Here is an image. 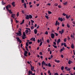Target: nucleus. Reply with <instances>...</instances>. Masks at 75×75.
Masks as SVG:
<instances>
[{
  "label": "nucleus",
  "instance_id": "obj_1",
  "mask_svg": "<svg viewBox=\"0 0 75 75\" xmlns=\"http://www.w3.org/2000/svg\"><path fill=\"white\" fill-rule=\"evenodd\" d=\"M20 30H18V31L19 32H18L17 33H16V34H17V35H18L19 36H21V35H22V34H21V29L20 28L19 29Z\"/></svg>",
  "mask_w": 75,
  "mask_h": 75
},
{
  "label": "nucleus",
  "instance_id": "obj_2",
  "mask_svg": "<svg viewBox=\"0 0 75 75\" xmlns=\"http://www.w3.org/2000/svg\"><path fill=\"white\" fill-rule=\"evenodd\" d=\"M42 65H45V66H47V64H46V63L44 62V61H43L42 63Z\"/></svg>",
  "mask_w": 75,
  "mask_h": 75
},
{
  "label": "nucleus",
  "instance_id": "obj_3",
  "mask_svg": "<svg viewBox=\"0 0 75 75\" xmlns=\"http://www.w3.org/2000/svg\"><path fill=\"white\" fill-rule=\"evenodd\" d=\"M28 54V52H27V51L25 50L24 53V55L25 56V57H27V54Z\"/></svg>",
  "mask_w": 75,
  "mask_h": 75
},
{
  "label": "nucleus",
  "instance_id": "obj_4",
  "mask_svg": "<svg viewBox=\"0 0 75 75\" xmlns=\"http://www.w3.org/2000/svg\"><path fill=\"white\" fill-rule=\"evenodd\" d=\"M18 42H19L20 43H21V40L20 39V38L18 37H16V38Z\"/></svg>",
  "mask_w": 75,
  "mask_h": 75
},
{
  "label": "nucleus",
  "instance_id": "obj_5",
  "mask_svg": "<svg viewBox=\"0 0 75 75\" xmlns=\"http://www.w3.org/2000/svg\"><path fill=\"white\" fill-rule=\"evenodd\" d=\"M51 38H52L53 39V38H54L55 35H54L53 33H51Z\"/></svg>",
  "mask_w": 75,
  "mask_h": 75
},
{
  "label": "nucleus",
  "instance_id": "obj_6",
  "mask_svg": "<svg viewBox=\"0 0 75 75\" xmlns=\"http://www.w3.org/2000/svg\"><path fill=\"white\" fill-rule=\"evenodd\" d=\"M64 29H62L61 31H59L60 34H62V33H64Z\"/></svg>",
  "mask_w": 75,
  "mask_h": 75
},
{
  "label": "nucleus",
  "instance_id": "obj_7",
  "mask_svg": "<svg viewBox=\"0 0 75 75\" xmlns=\"http://www.w3.org/2000/svg\"><path fill=\"white\" fill-rule=\"evenodd\" d=\"M15 16H16V14H12L11 16V17H12L13 18H14Z\"/></svg>",
  "mask_w": 75,
  "mask_h": 75
},
{
  "label": "nucleus",
  "instance_id": "obj_8",
  "mask_svg": "<svg viewBox=\"0 0 75 75\" xmlns=\"http://www.w3.org/2000/svg\"><path fill=\"white\" fill-rule=\"evenodd\" d=\"M58 20L59 21H61L62 22V21H63V19L62 18L59 17L58 18Z\"/></svg>",
  "mask_w": 75,
  "mask_h": 75
},
{
  "label": "nucleus",
  "instance_id": "obj_9",
  "mask_svg": "<svg viewBox=\"0 0 75 75\" xmlns=\"http://www.w3.org/2000/svg\"><path fill=\"white\" fill-rule=\"evenodd\" d=\"M31 68V71H35V70H34V66H33L32 68V67Z\"/></svg>",
  "mask_w": 75,
  "mask_h": 75
},
{
  "label": "nucleus",
  "instance_id": "obj_10",
  "mask_svg": "<svg viewBox=\"0 0 75 75\" xmlns=\"http://www.w3.org/2000/svg\"><path fill=\"white\" fill-rule=\"evenodd\" d=\"M71 16V15H69L68 16L67 15H66V18H67V19H68L69 17H70V16Z\"/></svg>",
  "mask_w": 75,
  "mask_h": 75
},
{
  "label": "nucleus",
  "instance_id": "obj_11",
  "mask_svg": "<svg viewBox=\"0 0 75 75\" xmlns=\"http://www.w3.org/2000/svg\"><path fill=\"white\" fill-rule=\"evenodd\" d=\"M28 74H31V75L33 74V72H32V71H31V70H30L29 71Z\"/></svg>",
  "mask_w": 75,
  "mask_h": 75
},
{
  "label": "nucleus",
  "instance_id": "obj_12",
  "mask_svg": "<svg viewBox=\"0 0 75 75\" xmlns=\"http://www.w3.org/2000/svg\"><path fill=\"white\" fill-rule=\"evenodd\" d=\"M26 18L27 20H28L29 18V16H28V15H27L26 16Z\"/></svg>",
  "mask_w": 75,
  "mask_h": 75
},
{
  "label": "nucleus",
  "instance_id": "obj_13",
  "mask_svg": "<svg viewBox=\"0 0 75 75\" xmlns=\"http://www.w3.org/2000/svg\"><path fill=\"white\" fill-rule=\"evenodd\" d=\"M55 62H58V63H59V62H60V61L59 60H57V59H55L54 60Z\"/></svg>",
  "mask_w": 75,
  "mask_h": 75
},
{
  "label": "nucleus",
  "instance_id": "obj_14",
  "mask_svg": "<svg viewBox=\"0 0 75 75\" xmlns=\"http://www.w3.org/2000/svg\"><path fill=\"white\" fill-rule=\"evenodd\" d=\"M9 11V13L10 14H13V12L11 11V10H9L8 11Z\"/></svg>",
  "mask_w": 75,
  "mask_h": 75
},
{
  "label": "nucleus",
  "instance_id": "obj_15",
  "mask_svg": "<svg viewBox=\"0 0 75 75\" xmlns=\"http://www.w3.org/2000/svg\"><path fill=\"white\" fill-rule=\"evenodd\" d=\"M15 2H13L12 3V6H13V7H15Z\"/></svg>",
  "mask_w": 75,
  "mask_h": 75
},
{
  "label": "nucleus",
  "instance_id": "obj_16",
  "mask_svg": "<svg viewBox=\"0 0 75 75\" xmlns=\"http://www.w3.org/2000/svg\"><path fill=\"white\" fill-rule=\"evenodd\" d=\"M34 33H35V34H36L37 33V30H36V29H35L34 30Z\"/></svg>",
  "mask_w": 75,
  "mask_h": 75
},
{
  "label": "nucleus",
  "instance_id": "obj_17",
  "mask_svg": "<svg viewBox=\"0 0 75 75\" xmlns=\"http://www.w3.org/2000/svg\"><path fill=\"white\" fill-rule=\"evenodd\" d=\"M23 23H24V20H23L22 22L20 23V24H21V25H22Z\"/></svg>",
  "mask_w": 75,
  "mask_h": 75
},
{
  "label": "nucleus",
  "instance_id": "obj_18",
  "mask_svg": "<svg viewBox=\"0 0 75 75\" xmlns=\"http://www.w3.org/2000/svg\"><path fill=\"white\" fill-rule=\"evenodd\" d=\"M29 18H30V19L32 18H33V16H32L31 15H29Z\"/></svg>",
  "mask_w": 75,
  "mask_h": 75
},
{
  "label": "nucleus",
  "instance_id": "obj_19",
  "mask_svg": "<svg viewBox=\"0 0 75 75\" xmlns=\"http://www.w3.org/2000/svg\"><path fill=\"white\" fill-rule=\"evenodd\" d=\"M29 32V31H28V30H26L25 31V33L26 34H27V33H28Z\"/></svg>",
  "mask_w": 75,
  "mask_h": 75
},
{
  "label": "nucleus",
  "instance_id": "obj_20",
  "mask_svg": "<svg viewBox=\"0 0 75 75\" xmlns=\"http://www.w3.org/2000/svg\"><path fill=\"white\" fill-rule=\"evenodd\" d=\"M60 41H61V40H60V39H59L57 40V42H59V43Z\"/></svg>",
  "mask_w": 75,
  "mask_h": 75
},
{
  "label": "nucleus",
  "instance_id": "obj_21",
  "mask_svg": "<svg viewBox=\"0 0 75 75\" xmlns=\"http://www.w3.org/2000/svg\"><path fill=\"white\" fill-rule=\"evenodd\" d=\"M6 9L8 11V10H9V9H8V6H6Z\"/></svg>",
  "mask_w": 75,
  "mask_h": 75
},
{
  "label": "nucleus",
  "instance_id": "obj_22",
  "mask_svg": "<svg viewBox=\"0 0 75 75\" xmlns=\"http://www.w3.org/2000/svg\"><path fill=\"white\" fill-rule=\"evenodd\" d=\"M68 3V2H65L64 3H63V4L64 5V6H66L67 4V3Z\"/></svg>",
  "mask_w": 75,
  "mask_h": 75
},
{
  "label": "nucleus",
  "instance_id": "obj_23",
  "mask_svg": "<svg viewBox=\"0 0 75 75\" xmlns=\"http://www.w3.org/2000/svg\"><path fill=\"white\" fill-rule=\"evenodd\" d=\"M23 35L24 37H25V36H26V35H25V32H24L23 33Z\"/></svg>",
  "mask_w": 75,
  "mask_h": 75
},
{
  "label": "nucleus",
  "instance_id": "obj_24",
  "mask_svg": "<svg viewBox=\"0 0 75 75\" xmlns=\"http://www.w3.org/2000/svg\"><path fill=\"white\" fill-rule=\"evenodd\" d=\"M25 8H26L27 6H26V4L24 3V4L23 5V6H24Z\"/></svg>",
  "mask_w": 75,
  "mask_h": 75
},
{
  "label": "nucleus",
  "instance_id": "obj_25",
  "mask_svg": "<svg viewBox=\"0 0 75 75\" xmlns=\"http://www.w3.org/2000/svg\"><path fill=\"white\" fill-rule=\"evenodd\" d=\"M64 66L62 67H61V70H62V71H63V70H64Z\"/></svg>",
  "mask_w": 75,
  "mask_h": 75
},
{
  "label": "nucleus",
  "instance_id": "obj_26",
  "mask_svg": "<svg viewBox=\"0 0 75 75\" xmlns=\"http://www.w3.org/2000/svg\"><path fill=\"white\" fill-rule=\"evenodd\" d=\"M67 27H68V28H70V25L68 24L67 23Z\"/></svg>",
  "mask_w": 75,
  "mask_h": 75
},
{
  "label": "nucleus",
  "instance_id": "obj_27",
  "mask_svg": "<svg viewBox=\"0 0 75 75\" xmlns=\"http://www.w3.org/2000/svg\"><path fill=\"white\" fill-rule=\"evenodd\" d=\"M71 40V38H69V37L68 36L67 37V40L68 41H69Z\"/></svg>",
  "mask_w": 75,
  "mask_h": 75
},
{
  "label": "nucleus",
  "instance_id": "obj_28",
  "mask_svg": "<svg viewBox=\"0 0 75 75\" xmlns=\"http://www.w3.org/2000/svg\"><path fill=\"white\" fill-rule=\"evenodd\" d=\"M52 46H53V47H54V48H57V47L56 46H55L54 45H52Z\"/></svg>",
  "mask_w": 75,
  "mask_h": 75
},
{
  "label": "nucleus",
  "instance_id": "obj_29",
  "mask_svg": "<svg viewBox=\"0 0 75 75\" xmlns=\"http://www.w3.org/2000/svg\"><path fill=\"white\" fill-rule=\"evenodd\" d=\"M71 37L72 38H74V36H73L72 35H71Z\"/></svg>",
  "mask_w": 75,
  "mask_h": 75
},
{
  "label": "nucleus",
  "instance_id": "obj_30",
  "mask_svg": "<svg viewBox=\"0 0 75 75\" xmlns=\"http://www.w3.org/2000/svg\"><path fill=\"white\" fill-rule=\"evenodd\" d=\"M26 45L27 47H28V42H26Z\"/></svg>",
  "mask_w": 75,
  "mask_h": 75
},
{
  "label": "nucleus",
  "instance_id": "obj_31",
  "mask_svg": "<svg viewBox=\"0 0 75 75\" xmlns=\"http://www.w3.org/2000/svg\"><path fill=\"white\" fill-rule=\"evenodd\" d=\"M33 41H35V38H33Z\"/></svg>",
  "mask_w": 75,
  "mask_h": 75
},
{
  "label": "nucleus",
  "instance_id": "obj_32",
  "mask_svg": "<svg viewBox=\"0 0 75 75\" xmlns=\"http://www.w3.org/2000/svg\"><path fill=\"white\" fill-rule=\"evenodd\" d=\"M48 13L49 14H52V12H51L50 11H48Z\"/></svg>",
  "mask_w": 75,
  "mask_h": 75
},
{
  "label": "nucleus",
  "instance_id": "obj_33",
  "mask_svg": "<svg viewBox=\"0 0 75 75\" xmlns=\"http://www.w3.org/2000/svg\"><path fill=\"white\" fill-rule=\"evenodd\" d=\"M71 47L73 49L74 48V45H73V44H72V45L71 46Z\"/></svg>",
  "mask_w": 75,
  "mask_h": 75
},
{
  "label": "nucleus",
  "instance_id": "obj_34",
  "mask_svg": "<svg viewBox=\"0 0 75 75\" xmlns=\"http://www.w3.org/2000/svg\"><path fill=\"white\" fill-rule=\"evenodd\" d=\"M34 28V26H32L31 27V30H33Z\"/></svg>",
  "mask_w": 75,
  "mask_h": 75
},
{
  "label": "nucleus",
  "instance_id": "obj_35",
  "mask_svg": "<svg viewBox=\"0 0 75 75\" xmlns=\"http://www.w3.org/2000/svg\"><path fill=\"white\" fill-rule=\"evenodd\" d=\"M68 64H71V60H69V62H68Z\"/></svg>",
  "mask_w": 75,
  "mask_h": 75
},
{
  "label": "nucleus",
  "instance_id": "obj_36",
  "mask_svg": "<svg viewBox=\"0 0 75 75\" xmlns=\"http://www.w3.org/2000/svg\"><path fill=\"white\" fill-rule=\"evenodd\" d=\"M25 47L27 51H28V47H27V46H25Z\"/></svg>",
  "mask_w": 75,
  "mask_h": 75
},
{
  "label": "nucleus",
  "instance_id": "obj_37",
  "mask_svg": "<svg viewBox=\"0 0 75 75\" xmlns=\"http://www.w3.org/2000/svg\"><path fill=\"white\" fill-rule=\"evenodd\" d=\"M48 66L50 67H51V64H50V63H49L48 64Z\"/></svg>",
  "mask_w": 75,
  "mask_h": 75
},
{
  "label": "nucleus",
  "instance_id": "obj_38",
  "mask_svg": "<svg viewBox=\"0 0 75 75\" xmlns=\"http://www.w3.org/2000/svg\"><path fill=\"white\" fill-rule=\"evenodd\" d=\"M58 5V4L55 3L54 4V5L55 6V7H57Z\"/></svg>",
  "mask_w": 75,
  "mask_h": 75
},
{
  "label": "nucleus",
  "instance_id": "obj_39",
  "mask_svg": "<svg viewBox=\"0 0 75 75\" xmlns=\"http://www.w3.org/2000/svg\"><path fill=\"white\" fill-rule=\"evenodd\" d=\"M42 42H41L40 43V45H39V46H41V45H42Z\"/></svg>",
  "mask_w": 75,
  "mask_h": 75
},
{
  "label": "nucleus",
  "instance_id": "obj_40",
  "mask_svg": "<svg viewBox=\"0 0 75 75\" xmlns=\"http://www.w3.org/2000/svg\"><path fill=\"white\" fill-rule=\"evenodd\" d=\"M58 22V21H57L55 23V25H57V24Z\"/></svg>",
  "mask_w": 75,
  "mask_h": 75
},
{
  "label": "nucleus",
  "instance_id": "obj_41",
  "mask_svg": "<svg viewBox=\"0 0 75 75\" xmlns=\"http://www.w3.org/2000/svg\"><path fill=\"white\" fill-rule=\"evenodd\" d=\"M2 3L3 5H4V4H6V3H5L4 2H3V1H2Z\"/></svg>",
  "mask_w": 75,
  "mask_h": 75
},
{
  "label": "nucleus",
  "instance_id": "obj_42",
  "mask_svg": "<svg viewBox=\"0 0 75 75\" xmlns=\"http://www.w3.org/2000/svg\"><path fill=\"white\" fill-rule=\"evenodd\" d=\"M63 16H67V15L66 14L63 13V14H62Z\"/></svg>",
  "mask_w": 75,
  "mask_h": 75
},
{
  "label": "nucleus",
  "instance_id": "obj_43",
  "mask_svg": "<svg viewBox=\"0 0 75 75\" xmlns=\"http://www.w3.org/2000/svg\"><path fill=\"white\" fill-rule=\"evenodd\" d=\"M54 33L55 34L56 36H58V34L57 33Z\"/></svg>",
  "mask_w": 75,
  "mask_h": 75
},
{
  "label": "nucleus",
  "instance_id": "obj_44",
  "mask_svg": "<svg viewBox=\"0 0 75 75\" xmlns=\"http://www.w3.org/2000/svg\"><path fill=\"white\" fill-rule=\"evenodd\" d=\"M48 74H51V72H50V71L48 70Z\"/></svg>",
  "mask_w": 75,
  "mask_h": 75
},
{
  "label": "nucleus",
  "instance_id": "obj_45",
  "mask_svg": "<svg viewBox=\"0 0 75 75\" xmlns=\"http://www.w3.org/2000/svg\"><path fill=\"white\" fill-rule=\"evenodd\" d=\"M64 42H66V41H67V38H65L64 39Z\"/></svg>",
  "mask_w": 75,
  "mask_h": 75
},
{
  "label": "nucleus",
  "instance_id": "obj_46",
  "mask_svg": "<svg viewBox=\"0 0 75 75\" xmlns=\"http://www.w3.org/2000/svg\"><path fill=\"white\" fill-rule=\"evenodd\" d=\"M31 22L32 23H34V21L32 20H31Z\"/></svg>",
  "mask_w": 75,
  "mask_h": 75
},
{
  "label": "nucleus",
  "instance_id": "obj_47",
  "mask_svg": "<svg viewBox=\"0 0 75 75\" xmlns=\"http://www.w3.org/2000/svg\"><path fill=\"white\" fill-rule=\"evenodd\" d=\"M8 6V7L9 8H11V5H7Z\"/></svg>",
  "mask_w": 75,
  "mask_h": 75
},
{
  "label": "nucleus",
  "instance_id": "obj_48",
  "mask_svg": "<svg viewBox=\"0 0 75 75\" xmlns=\"http://www.w3.org/2000/svg\"><path fill=\"white\" fill-rule=\"evenodd\" d=\"M67 71H70V70H71V69L69 68H68V69H67Z\"/></svg>",
  "mask_w": 75,
  "mask_h": 75
},
{
  "label": "nucleus",
  "instance_id": "obj_49",
  "mask_svg": "<svg viewBox=\"0 0 75 75\" xmlns=\"http://www.w3.org/2000/svg\"><path fill=\"white\" fill-rule=\"evenodd\" d=\"M61 57L62 58H64V55H61Z\"/></svg>",
  "mask_w": 75,
  "mask_h": 75
},
{
  "label": "nucleus",
  "instance_id": "obj_50",
  "mask_svg": "<svg viewBox=\"0 0 75 75\" xmlns=\"http://www.w3.org/2000/svg\"><path fill=\"white\" fill-rule=\"evenodd\" d=\"M17 17H18V16H19V13L18 12L17 14Z\"/></svg>",
  "mask_w": 75,
  "mask_h": 75
},
{
  "label": "nucleus",
  "instance_id": "obj_51",
  "mask_svg": "<svg viewBox=\"0 0 75 75\" xmlns=\"http://www.w3.org/2000/svg\"><path fill=\"white\" fill-rule=\"evenodd\" d=\"M32 44V42H29V44L30 45V44Z\"/></svg>",
  "mask_w": 75,
  "mask_h": 75
},
{
  "label": "nucleus",
  "instance_id": "obj_52",
  "mask_svg": "<svg viewBox=\"0 0 75 75\" xmlns=\"http://www.w3.org/2000/svg\"><path fill=\"white\" fill-rule=\"evenodd\" d=\"M22 13L23 14H25V13H24V11L23 10L22 11Z\"/></svg>",
  "mask_w": 75,
  "mask_h": 75
},
{
  "label": "nucleus",
  "instance_id": "obj_53",
  "mask_svg": "<svg viewBox=\"0 0 75 75\" xmlns=\"http://www.w3.org/2000/svg\"><path fill=\"white\" fill-rule=\"evenodd\" d=\"M47 43H50V40H49V39H48L47 40Z\"/></svg>",
  "mask_w": 75,
  "mask_h": 75
},
{
  "label": "nucleus",
  "instance_id": "obj_54",
  "mask_svg": "<svg viewBox=\"0 0 75 75\" xmlns=\"http://www.w3.org/2000/svg\"><path fill=\"white\" fill-rule=\"evenodd\" d=\"M22 39L23 40H24V39H25L24 36H22Z\"/></svg>",
  "mask_w": 75,
  "mask_h": 75
},
{
  "label": "nucleus",
  "instance_id": "obj_55",
  "mask_svg": "<svg viewBox=\"0 0 75 75\" xmlns=\"http://www.w3.org/2000/svg\"><path fill=\"white\" fill-rule=\"evenodd\" d=\"M64 46L65 47H67V45L65 44V43H64Z\"/></svg>",
  "mask_w": 75,
  "mask_h": 75
},
{
  "label": "nucleus",
  "instance_id": "obj_56",
  "mask_svg": "<svg viewBox=\"0 0 75 75\" xmlns=\"http://www.w3.org/2000/svg\"><path fill=\"white\" fill-rule=\"evenodd\" d=\"M65 69H67H67H68V67H66L64 68Z\"/></svg>",
  "mask_w": 75,
  "mask_h": 75
},
{
  "label": "nucleus",
  "instance_id": "obj_57",
  "mask_svg": "<svg viewBox=\"0 0 75 75\" xmlns=\"http://www.w3.org/2000/svg\"><path fill=\"white\" fill-rule=\"evenodd\" d=\"M40 55H42V52H40Z\"/></svg>",
  "mask_w": 75,
  "mask_h": 75
},
{
  "label": "nucleus",
  "instance_id": "obj_58",
  "mask_svg": "<svg viewBox=\"0 0 75 75\" xmlns=\"http://www.w3.org/2000/svg\"><path fill=\"white\" fill-rule=\"evenodd\" d=\"M54 75H58V74L57 73H56L54 74Z\"/></svg>",
  "mask_w": 75,
  "mask_h": 75
},
{
  "label": "nucleus",
  "instance_id": "obj_59",
  "mask_svg": "<svg viewBox=\"0 0 75 75\" xmlns=\"http://www.w3.org/2000/svg\"><path fill=\"white\" fill-rule=\"evenodd\" d=\"M22 2L23 3L24 2V0H21Z\"/></svg>",
  "mask_w": 75,
  "mask_h": 75
},
{
  "label": "nucleus",
  "instance_id": "obj_60",
  "mask_svg": "<svg viewBox=\"0 0 75 75\" xmlns=\"http://www.w3.org/2000/svg\"><path fill=\"white\" fill-rule=\"evenodd\" d=\"M53 44L54 45H56V42H53Z\"/></svg>",
  "mask_w": 75,
  "mask_h": 75
},
{
  "label": "nucleus",
  "instance_id": "obj_61",
  "mask_svg": "<svg viewBox=\"0 0 75 75\" xmlns=\"http://www.w3.org/2000/svg\"><path fill=\"white\" fill-rule=\"evenodd\" d=\"M62 51H63V49H61V50H60V52H61Z\"/></svg>",
  "mask_w": 75,
  "mask_h": 75
},
{
  "label": "nucleus",
  "instance_id": "obj_62",
  "mask_svg": "<svg viewBox=\"0 0 75 75\" xmlns=\"http://www.w3.org/2000/svg\"><path fill=\"white\" fill-rule=\"evenodd\" d=\"M40 40L39 39H38V43H40Z\"/></svg>",
  "mask_w": 75,
  "mask_h": 75
},
{
  "label": "nucleus",
  "instance_id": "obj_63",
  "mask_svg": "<svg viewBox=\"0 0 75 75\" xmlns=\"http://www.w3.org/2000/svg\"><path fill=\"white\" fill-rule=\"evenodd\" d=\"M72 23H73V24H74L75 25V22L74 21H73L72 22Z\"/></svg>",
  "mask_w": 75,
  "mask_h": 75
},
{
  "label": "nucleus",
  "instance_id": "obj_64",
  "mask_svg": "<svg viewBox=\"0 0 75 75\" xmlns=\"http://www.w3.org/2000/svg\"><path fill=\"white\" fill-rule=\"evenodd\" d=\"M57 24L58 25H59V24H60V23L59 22H58L57 23Z\"/></svg>",
  "mask_w": 75,
  "mask_h": 75
}]
</instances>
